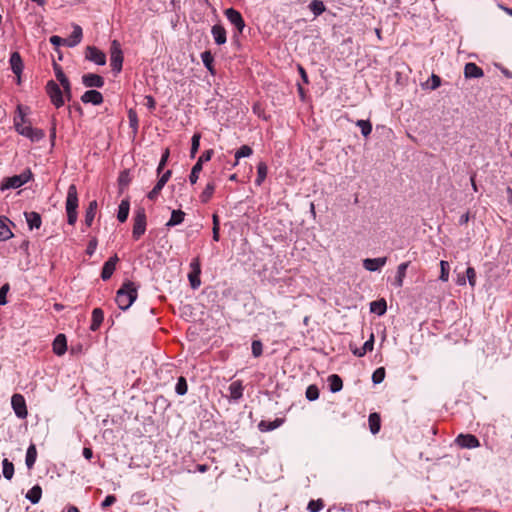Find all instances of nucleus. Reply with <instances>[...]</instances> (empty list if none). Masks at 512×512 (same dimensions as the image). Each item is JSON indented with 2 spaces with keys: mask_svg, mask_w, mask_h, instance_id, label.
<instances>
[{
  "mask_svg": "<svg viewBox=\"0 0 512 512\" xmlns=\"http://www.w3.org/2000/svg\"><path fill=\"white\" fill-rule=\"evenodd\" d=\"M138 287L132 281H125L116 293L115 301L121 310H127L137 299Z\"/></svg>",
  "mask_w": 512,
  "mask_h": 512,
  "instance_id": "f257e3e1",
  "label": "nucleus"
},
{
  "mask_svg": "<svg viewBox=\"0 0 512 512\" xmlns=\"http://www.w3.org/2000/svg\"><path fill=\"white\" fill-rule=\"evenodd\" d=\"M79 199L77 187L75 184H71L67 190V197L65 202V209L67 214V223L69 225H75L78 219V208Z\"/></svg>",
  "mask_w": 512,
  "mask_h": 512,
  "instance_id": "f03ea898",
  "label": "nucleus"
},
{
  "mask_svg": "<svg viewBox=\"0 0 512 512\" xmlns=\"http://www.w3.org/2000/svg\"><path fill=\"white\" fill-rule=\"evenodd\" d=\"M32 177V173L30 170L24 171L19 175H14L11 177H6L3 179L0 190L5 191L8 189H16L24 184H26Z\"/></svg>",
  "mask_w": 512,
  "mask_h": 512,
  "instance_id": "7ed1b4c3",
  "label": "nucleus"
},
{
  "mask_svg": "<svg viewBox=\"0 0 512 512\" xmlns=\"http://www.w3.org/2000/svg\"><path fill=\"white\" fill-rule=\"evenodd\" d=\"M123 60L121 45L117 40H113L110 46V65L114 73L118 74L121 72Z\"/></svg>",
  "mask_w": 512,
  "mask_h": 512,
  "instance_id": "20e7f679",
  "label": "nucleus"
},
{
  "mask_svg": "<svg viewBox=\"0 0 512 512\" xmlns=\"http://www.w3.org/2000/svg\"><path fill=\"white\" fill-rule=\"evenodd\" d=\"M133 222L132 237L134 240H138L146 231L147 221L144 208L135 211Z\"/></svg>",
  "mask_w": 512,
  "mask_h": 512,
  "instance_id": "39448f33",
  "label": "nucleus"
},
{
  "mask_svg": "<svg viewBox=\"0 0 512 512\" xmlns=\"http://www.w3.org/2000/svg\"><path fill=\"white\" fill-rule=\"evenodd\" d=\"M46 93L51 103L60 108L64 105L63 93L60 86L53 80H49L45 86Z\"/></svg>",
  "mask_w": 512,
  "mask_h": 512,
  "instance_id": "423d86ee",
  "label": "nucleus"
},
{
  "mask_svg": "<svg viewBox=\"0 0 512 512\" xmlns=\"http://www.w3.org/2000/svg\"><path fill=\"white\" fill-rule=\"evenodd\" d=\"M11 406L13 408L15 415L19 419H25L27 417L28 411H27L26 401H25V398L23 395L18 394V393L14 394L11 397Z\"/></svg>",
  "mask_w": 512,
  "mask_h": 512,
  "instance_id": "0eeeda50",
  "label": "nucleus"
},
{
  "mask_svg": "<svg viewBox=\"0 0 512 512\" xmlns=\"http://www.w3.org/2000/svg\"><path fill=\"white\" fill-rule=\"evenodd\" d=\"M227 20L235 27L238 34H241L245 28V21L239 11L234 8H228L224 11Z\"/></svg>",
  "mask_w": 512,
  "mask_h": 512,
  "instance_id": "6e6552de",
  "label": "nucleus"
},
{
  "mask_svg": "<svg viewBox=\"0 0 512 512\" xmlns=\"http://www.w3.org/2000/svg\"><path fill=\"white\" fill-rule=\"evenodd\" d=\"M190 273L188 274V280L193 289H197L201 285L200 274L201 264L199 258H194L190 262Z\"/></svg>",
  "mask_w": 512,
  "mask_h": 512,
  "instance_id": "1a4fd4ad",
  "label": "nucleus"
},
{
  "mask_svg": "<svg viewBox=\"0 0 512 512\" xmlns=\"http://www.w3.org/2000/svg\"><path fill=\"white\" fill-rule=\"evenodd\" d=\"M455 443L460 448L464 449H474L480 446V441L473 434H459L455 438Z\"/></svg>",
  "mask_w": 512,
  "mask_h": 512,
  "instance_id": "9d476101",
  "label": "nucleus"
},
{
  "mask_svg": "<svg viewBox=\"0 0 512 512\" xmlns=\"http://www.w3.org/2000/svg\"><path fill=\"white\" fill-rule=\"evenodd\" d=\"M85 58L91 62H94L97 65H100V66L106 64L105 53L95 46H88L86 48Z\"/></svg>",
  "mask_w": 512,
  "mask_h": 512,
  "instance_id": "9b49d317",
  "label": "nucleus"
},
{
  "mask_svg": "<svg viewBox=\"0 0 512 512\" xmlns=\"http://www.w3.org/2000/svg\"><path fill=\"white\" fill-rule=\"evenodd\" d=\"M118 261H119V258L115 254V255L111 256L104 263V265L102 267V271H101V278H102V280L107 281V280H109L112 277V275H113V273H114V271L116 269V265H117Z\"/></svg>",
  "mask_w": 512,
  "mask_h": 512,
  "instance_id": "f8f14e48",
  "label": "nucleus"
},
{
  "mask_svg": "<svg viewBox=\"0 0 512 512\" xmlns=\"http://www.w3.org/2000/svg\"><path fill=\"white\" fill-rule=\"evenodd\" d=\"M82 83L87 88H101L104 85V79L98 74L88 73L82 76Z\"/></svg>",
  "mask_w": 512,
  "mask_h": 512,
  "instance_id": "ddd939ff",
  "label": "nucleus"
},
{
  "mask_svg": "<svg viewBox=\"0 0 512 512\" xmlns=\"http://www.w3.org/2000/svg\"><path fill=\"white\" fill-rule=\"evenodd\" d=\"M386 263L387 257L366 258L363 260V267L370 272H375L385 266Z\"/></svg>",
  "mask_w": 512,
  "mask_h": 512,
  "instance_id": "4468645a",
  "label": "nucleus"
},
{
  "mask_svg": "<svg viewBox=\"0 0 512 512\" xmlns=\"http://www.w3.org/2000/svg\"><path fill=\"white\" fill-rule=\"evenodd\" d=\"M81 101L85 104L100 105L103 103V95L97 90H88L81 96Z\"/></svg>",
  "mask_w": 512,
  "mask_h": 512,
  "instance_id": "2eb2a0df",
  "label": "nucleus"
},
{
  "mask_svg": "<svg viewBox=\"0 0 512 512\" xmlns=\"http://www.w3.org/2000/svg\"><path fill=\"white\" fill-rule=\"evenodd\" d=\"M9 62H10L11 70L18 77V83H19L20 75H21V73L23 71V67H24L20 54L18 52H13L10 56Z\"/></svg>",
  "mask_w": 512,
  "mask_h": 512,
  "instance_id": "dca6fc26",
  "label": "nucleus"
},
{
  "mask_svg": "<svg viewBox=\"0 0 512 512\" xmlns=\"http://www.w3.org/2000/svg\"><path fill=\"white\" fill-rule=\"evenodd\" d=\"M484 72L483 69L477 66L473 62H468L464 66V76L465 78L472 79V78H481L483 77Z\"/></svg>",
  "mask_w": 512,
  "mask_h": 512,
  "instance_id": "f3484780",
  "label": "nucleus"
},
{
  "mask_svg": "<svg viewBox=\"0 0 512 512\" xmlns=\"http://www.w3.org/2000/svg\"><path fill=\"white\" fill-rule=\"evenodd\" d=\"M82 37V28L79 25L75 24L73 25V31L71 35L67 39H65V45L68 47H75L81 42Z\"/></svg>",
  "mask_w": 512,
  "mask_h": 512,
  "instance_id": "a211bd4d",
  "label": "nucleus"
},
{
  "mask_svg": "<svg viewBox=\"0 0 512 512\" xmlns=\"http://www.w3.org/2000/svg\"><path fill=\"white\" fill-rule=\"evenodd\" d=\"M230 393V399L233 401H238L243 396L244 386L242 381L236 380L233 381L228 387Z\"/></svg>",
  "mask_w": 512,
  "mask_h": 512,
  "instance_id": "6ab92c4d",
  "label": "nucleus"
},
{
  "mask_svg": "<svg viewBox=\"0 0 512 512\" xmlns=\"http://www.w3.org/2000/svg\"><path fill=\"white\" fill-rule=\"evenodd\" d=\"M24 216L30 230L39 229L41 227L42 219L38 212H24Z\"/></svg>",
  "mask_w": 512,
  "mask_h": 512,
  "instance_id": "aec40b11",
  "label": "nucleus"
},
{
  "mask_svg": "<svg viewBox=\"0 0 512 512\" xmlns=\"http://www.w3.org/2000/svg\"><path fill=\"white\" fill-rule=\"evenodd\" d=\"M66 350H67L66 336L64 334H58L53 341V352L58 356H62L63 354H65Z\"/></svg>",
  "mask_w": 512,
  "mask_h": 512,
  "instance_id": "412c9836",
  "label": "nucleus"
},
{
  "mask_svg": "<svg viewBox=\"0 0 512 512\" xmlns=\"http://www.w3.org/2000/svg\"><path fill=\"white\" fill-rule=\"evenodd\" d=\"M211 33H212L214 41L217 45H223L226 43V41H227L226 30L222 25L216 24V25L212 26Z\"/></svg>",
  "mask_w": 512,
  "mask_h": 512,
  "instance_id": "4be33fe9",
  "label": "nucleus"
},
{
  "mask_svg": "<svg viewBox=\"0 0 512 512\" xmlns=\"http://www.w3.org/2000/svg\"><path fill=\"white\" fill-rule=\"evenodd\" d=\"M283 423V418H276L273 421L262 420L258 424V429L261 432H270L280 427Z\"/></svg>",
  "mask_w": 512,
  "mask_h": 512,
  "instance_id": "5701e85b",
  "label": "nucleus"
},
{
  "mask_svg": "<svg viewBox=\"0 0 512 512\" xmlns=\"http://www.w3.org/2000/svg\"><path fill=\"white\" fill-rule=\"evenodd\" d=\"M10 220L5 216H0V241H6L13 237V233L8 226Z\"/></svg>",
  "mask_w": 512,
  "mask_h": 512,
  "instance_id": "b1692460",
  "label": "nucleus"
},
{
  "mask_svg": "<svg viewBox=\"0 0 512 512\" xmlns=\"http://www.w3.org/2000/svg\"><path fill=\"white\" fill-rule=\"evenodd\" d=\"M104 320V312L101 308H94L92 311L91 331H97Z\"/></svg>",
  "mask_w": 512,
  "mask_h": 512,
  "instance_id": "393cba45",
  "label": "nucleus"
},
{
  "mask_svg": "<svg viewBox=\"0 0 512 512\" xmlns=\"http://www.w3.org/2000/svg\"><path fill=\"white\" fill-rule=\"evenodd\" d=\"M98 204L96 200L91 201L85 211L84 223L87 227H90L94 221Z\"/></svg>",
  "mask_w": 512,
  "mask_h": 512,
  "instance_id": "a878e982",
  "label": "nucleus"
},
{
  "mask_svg": "<svg viewBox=\"0 0 512 512\" xmlns=\"http://www.w3.org/2000/svg\"><path fill=\"white\" fill-rule=\"evenodd\" d=\"M410 262H403L397 267V274L395 277L394 285L398 288L403 286L404 278L406 276L407 268L409 267Z\"/></svg>",
  "mask_w": 512,
  "mask_h": 512,
  "instance_id": "bb28decb",
  "label": "nucleus"
},
{
  "mask_svg": "<svg viewBox=\"0 0 512 512\" xmlns=\"http://www.w3.org/2000/svg\"><path fill=\"white\" fill-rule=\"evenodd\" d=\"M130 210V202L129 199H123L118 207L117 219L119 222L123 223L127 220Z\"/></svg>",
  "mask_w": 512,
  "mask_h": 512,
  "instance_id": "cd10ccee",
  "label": "nucleus"
},
{
  "mask_svg": "<svg viewBox=\"0 0 512 512\" xmlns=\"http://www.w3.org/2000/svg\"><path fill=\"white\" fill-rule=\"evenodd\" d=\"M374 348V334H371L369 339L363 344L361 348H356L352 352L357 357H363L367 352L372 351Z\"/></svg>",
  "mask_w": 512,
  "mask_h": 512,
  "instance_id": "c85d7f7f",
  "label": "nucleus"
},
{
  "mask_svg": "<svg viewBox=\"0 0 512 512\" xmlns=\"http://www.w3.org/2000/svg\"><path fill=\"white\" fill-rule=\"evenodd\" d=\"M327 381L329 384L330 391L332 393H336V392H339L340 390H342L343 381L339 375L331 374L330 376H328Z\"/></svg>",
  "mask_w": 512,
  "mask_h": 512,
  "instance_id": "c756f323",
  "label": "nucleus"
},
{
  "mask_svg": "<svg viewBox=\"0 0 512 512\" xmlns=\"http://www.w3.org/2000/svg\"><path fill=\"white\" fill-rule=\"evenodd\" d=\"M369 428L372 434H377L381 427V418L378 413H371L368 418Z\"/></svg>",
  "mask_w": 512,
  "mask_h": 512,
  "instance_id": "7c9ffc66",
  "label": "nucleus"
},
{
  "mask_svg": "<svg viewBox=\"0 0 512 512\" xmlns=\"http://www.w3.org/2000/svg\"><path fill=\"white\" fill-rule=\"evenodd\" d=\"M42 496V488L39 485L33 486L28 490L26 498L32 503L37 504Z\"/></svg>",
  "mask_w": 512,
  "mask_h": 512,
  "instance_id": "2f4dec72",
  "label": "nucleus"
},
{
  "mask_svg": "<svg viewBox=\"0 0 512 512\" xmlns=\"http://www.w3.org/2000/svg\"><path fill=\"white\" fill-rule=\"evenodd\" d=\"M185 213L182 210H173L171 217L166 223L167 227H173L181 224L184 221Z\"/></svg>",
  "mask_w": 512,
  "mask_h": 512,
  "instance_id": "473e14b6",
  "label": "nucleus"
},
{
  "mask_svg": "<svg viewBox=\"0 0 512 512\" xmlns=\"http://www.w3.org/2000/svg\"><path fill=\"white\" fill-rule=\"evenodd\" d=\"M387 310L386 301L384 299H380L377 301H373L370 303V311L379 316L383 315Z\"/></svg>",
  "mask_w": 512,
  "mask_h": 512,
  "instance_id": "72a5a7b5",
  "label": "nucleus"
},
{
  "mask_svg": "<svg viewBox=\"0 0 512 512\" xmlns=\"http://www.w3.org/2000/svg\"><path fill=\"white\" fill-rule=\"evenodd\" d=\"M36 458H37L36 446L34 444H31L28 447L27 452H26L25 463H26L27 468L31 469L34 466V464L36 462Z\"/></svg>",
  "mask_w": 512,
  "mask_h": 512,
  "instance_id": "f704fd0d",
  "label": "nucleus"
},
{
  "mask_svg": "<svg viewBox=\"0 0 512 512\" xmlns=\"http://www.w3.org/2000/svg\"><path fill=\"white\" fill-rule=\"evenodd\" d=\"M201 60L204 64V66L207 68V70L212 74L214 75V67H213V62H214V58H213V55L211 54L210 51H204L202 54H201Z\"/></svg>",
  "mask_w": 512,
  "mask_h": 512,
  "instance_id": "c9c22d12",
  "label": "nucleus"
},
{
  "mask_svg": "<svg viewBox=\"0 0 512 512\" xmlns=\"http://www.w3.org/2000/svg\"><path fill=\"white\" fill-rule=\"evenodd\" d=\"M2 473L7 480H11L14 475V465L7 458L2 461Z\"/></svg>",
  "mask_w": 512,
  "mask_h": 512,
  "instance_id": "e433bc0d",
  "label": "nucleus"
},
{
  "mask_svg": "<svg viewBox=\"0 0 512 512\" xmlns=\"http://www.w3.org/2000/svg\"><path fill=\"white\" fill-rule=\"evenodd\" d=\"M267 171H268V168L264 162H260L257 165V177L255 180V183L257 185H261L263 183V181L265 180V178L267 176Z\"/></svg>",
  "mask_w": 512,
  "mask_h": 512,
  "instance_id": "4c0bfd02",
  "label": "nucleus"
},
{
  "mask_svg": "<svg viewBox=\"0 0 512 512\" xmlns=\"http://www.w3.org/2000/svg\"><path fill=\"white\" fill-rule=\"evenodd\" d=\"M309 9L315 16H319L325 11L326 7L321 0H312Z\"/></svg>",
  "mask_w": 512,
  "mask_h": 512,
  "instance_id": "58836bf2",
  "label": "nucleus"
},
{
  "mask_svg": "<svg viewBox=\"0 0 512 512\" xmlns=\"http://www.w3.org/2000/svg\"><path fill=\"white\" fill-rule=\"evenodd\" d=\"M253 153V150L248 145H242L236 152H235V158L236 161L234 163V166L238 164L239 159L244 157H249Z\"/></svg>",
  "mask_w": 512,
  "mask_h": 512,
  "instance_id": "ea45409f",
  "label": "nucleus"
},
{
  "mask_svg": "<svg viewBox=\"0 0 512 512\" xmlns=\"http://www.w3.org/2000/svg\"><path fill=\"white\" fill-rule=\"evenodd\" d=\"M214 190H215L214 183H212V182L207 183L206 187L204 188V190L202 191V193L200 195L201 202L207 203L211 199V197L214 193Z\"/></svg>",
  "mask_w": 512,
  "mask_h": 512,
  "instance_id": "a19ab883",
  "label": "nucleus"
},
{
  "mask_svg": "<svg viewBox=\"0 0 512 512\" xmlns=\"http://www.w3.org/2000/svg\"><path fill=\"white\" fill-rule=\"evenodd\" d=\"M356 125L361 129L364 137H368L372 132V124L369 120H358Z\"/></svg>",
  "mask_w": 512,
  "mask_h": 512,
  "instance_id": "79ce46f5",
  "label": "nucleus"
},
{
  "mask_svg": "<svg viewBox=\"0 0 512 512\" xmlns=\"http://www.w3.org/2000/svg\"><path fill=\"white\" fill-rule=\"evenodd\" d=\"M187 390L188 385L186 379L183 376L179 377L175 386V392L178 395L183 396L187 393Z\"/></svg>",
  "mask_w": 512,
  "mask_h": 512,
  "instance_id": "37998d69",
  "label": "nucleus"
},
{
  "mask_svg": "<svg viewBox=\"0 0 512 512\" xmlns=\"http://www.w3.org/2000/svg\"><path fill=\"white\" fill-rule=\"evenodd\" d=\"M200 138L201 135L199 133H195L192 136L191 139V150H190V157L194 158L196 156V153L198 152L199 146H200Z\"/></svg>",
  "mask_w": 512,
  "mask_h": 512,
  "instance_id": "c03bdc74",
  "label": "nucleus"
},
{
  "mask_svg": "<svg viewBox=\"0 0 512 512\" xmlns=\"http://www.w3.org/2000/svg\"><path fill=\"white\" fill-rule=\"evenodd\" d=\"M306 398L309 401H315L319 398V389L316 385H310L306 389Z\"/></svg>",
  "mask_w": 512,
  "mask_h": 512,
  "instance_id": "a18cd8bd",
  "label": "nucleus"
},
{
  "mask_svg": "<svg viewBox=\"0 0 512 512\" xmlns=\"http://www.w3.org/2000/svg\"><path fill=\"white\" fill-rule=\"evenodd\" d=\"M202 171V166L200 163H195L194 166L192 167V170H191V173H190V176H189V181L190 183L193 185L197 182L198 178H199V174L200 172Z\"/></svg>",
  "mask_w": 512,
  "mask_h": 512,
  "instance_id": "49530a36",
  "label": "nucleus"
},
{
  "mask_svg": "<svg viewBox=\"0 0 512 512\" xmlns=\"http://www.w3.org/2000/svg\"><path fill=\"white\" fill-rule=\"evenodd\" d=\"M385 378V369L383 367L377 368L372 374V382L380 384Z\"/></svg>",
  "mask_w": 512,
  "mask_h": 512,
  "instance_id": "de8ad7c7",
  "label": "nucleus"
},
{
  "mask_svg": "<svg viewBox=\"0 0 512 512\" xmlns=\"http://www.w3.org/2000/svg\"><path fill=\"white\" fill-rule=\"evenodd\" d=\"M53 69H54V72H55V76L57 78V80L59 81V83H66V81H68L69 79L67 78V76L65 75V73L63 72L62 68L60 65H58L57 63H54L53 64Z\"/></svg>",
  "mask_w": 512,
  "mask_h": 512,
  "instance_id": "09e8293b",
  "label": "nucleus"
},
{
  "mask_svg": "<svg viewBox=\"0 0 512 512\" xmlns=\"http://www.w3.org/2000/svg\"><path fill=\"white\" fill-rule=\"evenodd\" d=\"M324 507V503L321 499L311 500L308 503L307 509L309 512H319Z\"/></svg>",
  "mask_w": 512,
  "mask_h": 512,
  "instance_id": "8fccbe9b",
  "label": "nucleus"
},
{
  "mask_svg": "<svg viewBox=\"0 0 512 512\" xmlns=\"http://www.w3.org/2000/svg\"><path fill=\"white\" fill-rule=\"evenodd\" d=\"M128 120H129L130 127L134 131H137V129H138V116H137V113L133 109H130L128 111Z\"/></svg>",
  "mask_w": 512,
  "mask_h": 512,
  "instance_id": "3c124183",
  "label": "nucleus"
},
{
  "mask_svg": "<svg viewBox=\"0 0 512 512\" xmlns=\"http://www.w3.org/2000/svg\"><path fill=\"white\" fill-rule=\"evenodd\" d=\"M252 354L254 357H260L263 353V345L260 340H254L251 345Z\"/></svg>",
  "mask_w": 512,
  "mask_h": 512,
  "instance_id": "603ef678",
  "label": "nucleus"
},
{
  "mask_svg": "<svg viewBox=\"0 0 512 512\" xmlns=\"http://www.w3.org/2000/svg\"><path fill=\"white\" fill-rule=\"evenodd\" d=\"M15 128H16V131L27 137V138H30L31 136V133H32V127L31 126H22L20 125L18 122L15 121Z\"/></svg>",
  "mask_w": 512,
  "mask_h": 512,
  "instance_id": "864d4df0",
  "label": "nucleus"
},
{
  "mask_svg": "<svg viewBox=\"0 0 512 512\" xmlns=\"http://www.w3.org/2000/svg\"><path fill=\"white\" fill-rule=\"evenodd\" d=\"M60 85L63 88L62 93L64 100L66 99L67 101H70L72 98V87L70 81L68 80L66 83H61Z\"/></svg>",
  "mask_w": 512,
  "mask_h": 512,
  "instance_id": "5fc2aeb1",
  "label": "nucleus"
},
{
  "mask_svg": "<svg viewBox=\"0 0 512 512\" xmlns=\"http://www.w3.org/2000/svg\"><path fill=\"white\" fill-rule=\"evenodd\" d=\"M440 266H441L440 280L443 282H446L449 277V264H448V262L442 260V261H440Z\"/></svg>",
  "mask_w": 512,
  "mask_h": 512,
  "instance_id": "6e6d98bb",
  "label": "nucleus"
},
{
  "mask_svg": "<svg viewBox=\"0 0 512 512\" xmlns=\"http://www.w3.org/2000/svg\"><path fill=\"white\" fill-rule=\"evenodd\" d=\"M467 279L471 287L476 285V271L473 267H468L466 270Z\"/></svg>",
  "mask_w": 512,
  "mask_h": 512,
  "instance_id": "4d7b16f0",
  "label": "nucleus"
},
{
  "mask_svg": "<svg viewBox=\"0 0 512 512\" xmlns=\"http://www.w3.org/2000/svg\"><path fill=\"white\" fill-rule=\"evenodd\" d=\"M118 183L121 188L128 186V184L130 183V177L127 171L121 172L118 178Z\"/></svg>",
  "mask_w": 512,
  "mask_h": 512,
  "instance_id": "13d9d810",
  "label": "nucleus"
},
{
  "mask_svg": "<svg viewBox=\"0 0 512 512\" xmlns=\"http://www.w3.org/2000/svg\"><path fill=\"white\" fill-rule=\"evenodd\" d=\"M213 150L212 149H208V150H205L201 156L198 158L197 162L196 163H200L201 166L203 167V163L205 162H208L210 161L212 155H213Z\"/></svg>",
  "mask_w": 512,
  "mask_h": 512,
  "instance_id": "bf43d9fd",
  "label": "nucleus"
},
{
  "mask_svg": "<svg viewBox=\"0 0 512 512\" xmlns=\"http://www.w3.org/2000/svg\"><path fill=\"white\" fill-rule=\"evenodd\" d=\"M9 289H10L9 284H4L0 288V306H3L7 303L6 296H7Z\"/></svg>",
  "mask_w": 512,
  "mask_h": 512,
  "instance_id": "052dcab7",
  "label": "nucleus"
},
{
  "mask_svg": "<svg viewBox=\"0 0 512 512\" xmlns=\"http://www.w3.org/2000/svg\"><path fill=\"white\" fill-rule=\"evenodd\" d=\"M428 82L430 83V88L432 90H435L438 87H440V85H441V78L438 75H436V74H432Z\"/></svg>",
  "mask_w": 512,
  "mask_h": 512,
  "instance_id": "680f3d73",
  "label": "nucleus"
},
{
  "mask_svg": "<svg viewBox=\"0 0 512 512\" xmlns=\"http://www.w3.org/2000/svg\"><path fill=\"white\" fill-rule=\"evenodd\" d=\"M168 157H169V150L166 149L165 152L162 154V157H161L160 162L157 167L158 174H160L161 171L163 170V168L165 167Z\"/></svg>",
  "mask_w": 512,
  "mask_h": 512,
  "instance_id": "e2e57ef3",
  "label": "nucleus"
},
{
  "mask_svg": "<svg viewBox=\"0 0 512 512\" xmlns=\"http://www.w3.org/2000/svg\"><path fill=\"white\" fill-rule=\"evenodd\" d=\"M116 497L114 495H108L105 497V499L101 503L102 509H107L111 505H113L116 502Z\"/></svg>",
  "mask_w": 512,
  "mask_h": 512,
  "instance_id": "0e129e2a",
  "label": "nucleus"
},
{
  "mask_svg": "<svg viewBox=\"0 0 512 512\" xmlns=\"http://www.w3.org/2000/svg\"><path fill=\"white\" fill-rule=\"evenodd\" d=\"M44 137V132L41 129H35L32 127V133L29 139L32 141H39Z\"/></svg>",
  "mask_w": 512,
  "mask_h": 512,
  "instance_id": "69168bd1",
  "label": "nucleus"
},
{
  "mask_svg": "<svg viewBox=\"0 0 512 512\" xmlns=\"http://www.w3.org/2000/svg\"><path fill=\"white\" fill-rule=\"evenodd\" d=\"M96 248H97V239L92 238L87 245L86 253L91 256L94 254Z\"/></svg>",
  "mask_w": 512,
  "mask_h": 512,
  "instance_id": "338daca9",
  "label": "nucleus"
},
{
  "mask_svg": "<svg viewBox=\"0 0 512 512\" xmlns=\"http://www.w3.org/2000/svg\"><path fill=\"white\" fill-rule=\"evenodd\" d=\"M162 189L154 186L153 189L148 193L147 197L150 200H156Z\"/></svg>",
  "mask_w": 512,
  "mask_h": 512,
  "instance_id": "774afa93",
  "label": "nucleus"
}]
</instances>
